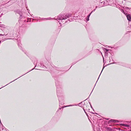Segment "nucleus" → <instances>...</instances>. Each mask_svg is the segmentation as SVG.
I'll list each match as a JSON object with an SVG mask.
<instances>
[{
    "mask_svg": "<svg viewBox=\"0 0 131 131\" xmlns=\"http://www.w3.org/2000/svg\"><path fill=\"white\" fill-rule=\"evenodd\" d=\"M3 14V13H2L1 14V15H2Z\"/></svg>",
    "mask_w": 131,
    "mask_h": 131,
    "instance_id": "20",
    "label": "nucleus"
},
{
    "mask_svg": "<svg viewBox=\"0 0 131 131\" xmlns=\"http://www.w3.org/2000/svg\"><path fill=\"white\" fill-rule=\"evenodd\" d=\"M130 27H131V25H130Z\"/></svg>",
    "mask_w": 131,
    "mask_h": 131,
    "instance_id": "29",
    "label": "nucleus"
},
{
    "mask_svg": "<svg viewBox=\"0 0 131 131\" xmlns=\"http://www.w3.org/2000/svg\"><path fill=\"white\" fill-rule=\"evenodd\" d=\"M127 19L129 21H130L131 20V16L129 15H127L126 16Z\"/></svg>",
    "mask_w": 131,
    "mask_h": 131,
    "instance_id": "5",
    "label": "nucleus"
},
{
    "mask_svg": "<svg viewBox=\"0 0 131 131\" xmlns=\"http://www.w3.org/2000/svg\"><path fill=\"white\" fill-rule=\"evenodd\" d=\"M103 60H104V57H103Z\"/></svg>",
    "mask_w": 131,
    "mask_h": 131,
    "instance_id": "26",
    "label": "nucleus"
},
{
    "mask_svg": "<svg viewBox=\"0 0 131 131\" xmlns=\"http://www.w3.org/2000/svg\"><path fill=\"white\" fill-rule=\"evenodd\" d=\"M83 110H84V111L85 113L87 115H88L87 114V113H86V112H85V110L84 109H83Z\"/></svg>",
    "mask_w": 131,
    "mask_h": 131,
    "instance_id": "17",
    "label": "nucleus"
},
{
    "mask_svg": "<svg viewBox=\"0 0 131 131\" xmlns=\"http://www.w3.org/2000/svg\"><path fill=\"white\" fill-rule=\"evenodd\" d=\"M113 63H115L116 64V62H115V63H113V62H112L110 64H113Z\"/></svg>",
    "mask_w": 131,
    "mask_h": 131,
    "instance_id": "19",
    "label": "nucleus"
},
{
    "mask_svg": "<svg viewBox=\"0 0 131 131\" xmlns=\"http://www.w3.org/2000/svg\"><path fill=\"white\" fill-rule=\"evenodd\" d=\"M57 95L59 101V104L63 103L64 96L62 94V91L61 88L57 89Z\"/></svg>",
    "mask_w": 131,
    "mask_h": 131,
    "instance_id": "2",
    "label": "nucleus"
},
{
    "mask_svg": "<svg viewBox=\"0 0 131 131\" xmlns=\"http://www.w3.org/2000/svg\"><path fill=\"white\" fill-rule=\"evenodd\" d=\"M121 128H115L113 129L112 131H117V130H120Z\"/></svg>",
    "mask_w": 131,
    "mask_h": 131,
    "instance_id": "7",
    "label": "nucleus"
},
{
    "mask_svg": "<svg viewBox=\"0 0 131 131\" xmlns=\"http://www.w3.org/2000/svg\"><path fill=\"white\" fill-rule=\"evenodd\" d=\"M55 83H56V87H57H57H57V86H58V84H57V83H56V82Z\"/></svg>",
    "mask_w": 131,
    "mask_h": 131,
    "instance_id": "16",
    "label": "nucleus"
},
{
    "mask_svg": "<svg viewBox=\"0 0 131 131\" xmlns=\"http://www.w3.org/2000/svg\"><path fill=\"white\" fill-rule=\"evenodd\" d=\"M110 62H111V60H110Z\"/></svg>",
    "mask_w": 131,
    "mask_h": 131,
    "instance_id": "27",
    "label": "nucleus"
},
{
    "mask_svg": "<svg viewBox=\"0 0 131 131\" xmlns=\"http://www.w3.org/2000/svg\"><path fill=\"white\" fill-rule=\"evenodd\" d=\"M92 113L93 114H94V113Z\"/></svg>",
    "mask_w": 131,
    "mask_h": 131,
    "instance_id": "25",
    "label": "nucleus"
},
{
    "mask_svg": "<svg viewBox=\"0 0 131 131\" xmlns=\"http://www.w3.org/2000/svg\"><path fill=\"white\" fill-rule=\"evenodd\" d=\"M106 129L107 131H112L113 129L111 128L110 127H107L106 128Z\"/></svg>",
    "mask_w": 131,
    "mask_h": 131,
    "instance_id": "6",
    "label": "nucleus"
},
{
    "mask_svg": "<svg viewBox=\"0 0 131 131\" xmlns=\"http://www.w3.org/2000/svg\"><path fill=\"white\" fill-rule=\"evenodd\" d=\"M91 13L89 15H88V16H87V17H89L90 16V15H91Z\"/></svg>",
    "mask_w": 131,
    "mask_h": 131,
    "instance_id": "15",
    "label": "nucleus"
},
{
    "mask_svg": "<svg viewBox=\"0 0 131 131\" xmlns=\"http://www.w3.org/2000/svg\"><path fill=\"white\" fill-rule=\"evenodd\" d=\"M89 17H87V18H86V20L87 21H88L89 20Z\"/></svg>",
    "mask_w": 131,
    "mask_h": 131,
    "instance_id": "11",
    "label": "nucleus"
},
{
    "mask_svg": "<svg viewBox=\"0 0 131 131\" xmlns=\"http://www.w3.org/2000/svg\"><path fill=\"white\" fill-rule=\"evenodd\" d=\"M115 121L114 120L112 119V120H111L110 121H109V122H114V121Z\"/></svg>",
    "mask_w": 131,
    "mask_h": 131,
    "instance_id": "12",
    "label": "nucleus"
},
{
    "mask_svg": "<svg viewBox=\"0 0 131 131\" xmlns=\"http://www.w3.org/2000/svg\"><path fill=\"white\" fill-rule=\"evenodd\" d=\"M103 3V5H102V6H101V7L107 5V4H106V3L105 4V2H102L100 4H100H101Z\"/></svg>",
    "mask_w": 131,
    "mask_h": 131,
    "instance_id": "8",
    "label": "nucleus"
},
{
    "mask_svg": "<svg viewBox=\"0 0 131 131\" xmlns=\"http://www.w3.org/2000/svg\"><path fill=\"white\" fill-rule=\"evenodd\" d=\"M1 30H2L4 33V34H1V36H3L5 35H7V34H6V33H7V31L8 29L6 28V27L3 24H1Z\"/></svg>",
    "mask_w": 131,
    "mask_h": 131,
    "instance_id": "3",
    "label": "nucleus"
},
{
    "mask_svg": "<svg viewBox=\"0 0 131 131\" xmlns=\"http://www.w3.org/2000/svg\"><path fill=\"white\" fill-rule=\"evenodd\" d=\"M104 67H103V68L102 70V71H101V73H100V75H99V78H98V80L99 79V77H100V75H101V73H102V71H103V69H104Z\"/></svg>",
    "mask_w": 131,
    "mask_h": 131,
    "instance_id": "13",
    "label": "nucleus"
},
{
    "mask_svg": "<svg viewBox=\"0 0 131 131\" xmlns=\"http://www.w3.org/2000/svg\"><path fill=\"white\" fill-rule=\"evenodd\" d=\"M71 16V14H64L59 15L57 17H56L55 18H51L50 17L48 18H47V19L51 20L54 19L56 20H65L69 17Z\"/></svg>",
    "mask_w": 131,
    "mask_h": 131,
    "instance_id": "1",
    "label": "nucleus"
},
{
    "mask_svg": "<svg viewBox=\"0 0 131 131\" xmlns=\"http://www.w3.org/2000/svg\"><path fill=\"white\" fill-rule=\"evenodd\" d=\"M74 105H69L68 106H64V107H68V106H74Z\"/></svg>",
    "mask_w": 131,
    "mask_h": 131,
    "instance_id": "10",
    "label": "nucleus"
},
{
    "mask_svg": "<svg viewBox=\"0 0 131 131\" xmlns=\"http://www.w3.org/2000/svg\"><path fill=\"white\" fill-rule=\"evenodd\" d=\"M95 10V9H94V10H93L91 13L93 12H94Z\"/></svg>",
    "mask_w": 131,
    "mask_h": 131,
    "instance_id": "18",
    "label": "nucleus"
},
{
    "mask_svg": "<svg viewBox=\"0 0 131 131\" xmlns=\"http://www.w3.org/2000/svg\"><path fill=\"white\" fill-rule=\"evenodd\" d=\"M0 123H1V125H2V127L3 128H2V131H6L5 129H4V127H3V125H2V123H1V122H0Z\"/></svg>",
    "mask_w": 131,
    "mask_h": 131,
    "instance_id": "9",
    "label": "nucleus"
},
{
    "mask_svg": "<svg viewBox=\"0 0 131 131\" xmlns=\"http://www.w3.org/2000/svg\"><path fill=\"white\" fill-rule=\"evenodd\" d=\"M61 108H59V109L60 110H61Z\"/></svg>",
    "mask_w": 131,
    "mask_h": 131,
    "instance_id": "22",
    "label": "nucleus"
},
{
    "mask_svg": "<svg viewBox=\"0 0 131 131\" xmlns=\"http://www.w3.org/2000/svg\"><path fill=\"white\" fill-rule=\"evenodd\" d=\"M11 39V38H9V39Z\"/></svg>",
    "mask_w": 131,
    "mask_h": 131,
    "instance_id": "28",
    "label": "nucleus"
},
{
    "mask_svg": "<svg viewBox=\"0 0 131 131\" xmlns=\"http://www.w3.org/2000/svg\"><path fill=\"white\" fill-rule=\"evenodd\" d=\"M19 14L20 15V16H21V14H20V13H19Z\"/></svg>",
    "mask_w": 131,
    "mask_h": 131,
    "instance_id": "23",
    "label": "nucleus"
},
{
    "mask_svg": "<svg viewBox=\"0 0 131 131\" xmlns=\"http://www.w3.org/2000/svg\"><path fill=\"white\" fill-rule=\"evenodd\" d=\"M122 130V131H124V130H123V129H121V130Z\"/></svg>",
    "mask_w": 131,
    "mask_h": 131,
    "instance_id": "21",
    "label": "nucleus"
},
{
    "mask_svg": "<svg viewBox=\"0 0 131 131\" xmlns=\"http://www.w3.org/2000/svg\"><path fill=\"white\" fill-rule=\"evenodd\" d=\"M59 24H60V25H61V23L59 22Z\"/></svg>",
    "mask_w": 131,
    "mask_h": 131,
    "instance_id": "24",
    "label": "nucleus"
},
{
    "mask_svg": "<svg viewBox=\"0 0 131 131\" xmlns=\"http://www.w3.org/2000/svg\"><path fill=\"white\" fill-rule=\"evenodd\" d=\"M120 125L121 126L124 127H129V125H127L125 124H120Z\"/></svg>",
    "mask_w": 131,
    "mask_h": 131,
    "instance_id": "4",
    "label": "nucleus"
},
{
    "mask_svg": "<svg viewBox=\"0 0 131 131\" xmlns=\"http://www.w3.org/2000/svg\"><path fill=\"white\" fill-rule=\"evenodd\" d=\"M104 50H106V52H107V51H108V49H107L106 48H104Z\"/></svg>",
    "mask_w": 131,
    "mask_h": 131,
    "instance_id": "14",
    "label": "nucleus"
}]
</instances>
